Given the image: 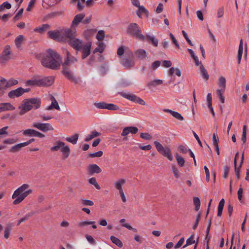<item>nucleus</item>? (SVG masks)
<instances>
[{
	"instance_id": "nucleus-1",
	"label": "nucleus",
	"mask_w": 249,
	"mask_h": 249,
	"mask_svg": "<svg viewBox=\"0 0 249 249\" xmlns=\"http://www.w3.org/2000/svg\"><path fill=\"white\" fill-rule=\"evenodd\" d=\"M47 54L41 60L42 65L47 68L57 70L62 65V74L69 81L76 84L80 81L79 78L74 76L71 67V64L77 61V58L72 56L70 52L65 49L64 53L66 54L65 61L62 63V57L55 51L51 49L47 51Z\"/></svg>"
},
{
	"instance_id": "nucleus-2",
	"label": "nucleus",
	"mask_w": 249,
	"mask_h": 249,
	"mask_svg": "<svg viewBox=\"0 0 249 249\" xmlns=\"http://www.w3.org/2000/svg\"><path fill=\"white\" fill-rule=\"evenodd\" d=\"M41 100L38 98L26 99L23 100V104L19 107L20 109L19 114L22 115L31 110L34 107L38 109L40 107Z\"/></svg>"
},
{
	"instance_id": "nucleus-3",
	"label": "nucleus",
	"mask_w": 249,
	"mask_h": 249,
	"mask_svg": "<svg viewBox=\"0 0 249 249\" xmlns=\"http://www.w3.org/2000/svg\"><path fill=\"white\" fill-rule=\"evenodd\" d=\"M29 187V185L27 184H24L20 187L15 191L12 195V198H16L13 201L14 205L20 203L24 199L33 192L32 189H29L26 191Z\"/></svg>"
},
{
	"instance_id": "nucleus-4",
	"label": "nucleus",
	"mask_w": 249,
	"mask_h": 249,
	"mask_svg": "<svg viewBox=\"0 0 249 249\" xmlns=\"http://www.w3.org/2000/svg\"><path fill=\"white\" fill-rule=\"evenodd\" d=\"M71 34V29L64 30L50 31L48 32L49 37L58 42H66L67 37Z\"/></svg>"
},
{
	"instance_id": "nucleus-5",
	"label": "nucleus",
	"mask_w": 249,
	"mask_h": 249,
	"mask_svg": "<svg viewBox=\"0 0 249 249\" xmlns=\"http://www.w3.org/2000/svg\"><path fill=\"white\" fill-rule=\"evenodd\" d=\"M71 34L69 37H67V42L74 49L77 51H81V47L83 44V41L76 38V33L71 29Z\"/></svg>"
},
{
	"instance_id": "nucleus-6",
	"label": "nucleus",
	"mask_w": 249,
	"mask_h": 249,
	"mask_svg": "<svg viewBox=\"0 0 249 249\" xmlns=\"http://www.w3.org/2000/svg\"><path fill=\"white\" fill-rule=\"evenodd\" d=\"M52 151H57L60 150L63 154V159H67L70 154V148L68 145H65L64 142L61 141H56L55 145L51 148Z\"/></svg>"
},
{
	"instance_id": "nucleus-7",
	"label": "nucleus",
	"mask_w": 249,
	"mask_h": 249,
	"mask_svg": "<svg viewBox=\"0 0 249 249\" xmlns=\"http://www.w3.org/2000/svg\"><path fill=\"white\" fill-rule=\"evenodd\" d=\"M127 33L128 35L137 37L141 40H144L145 36L141 34V30L137 23H130L127 28Z\"/></svg>"
},
{
	"instance_id": "nucleus-8",
	"label": "nucleus",
	"mask_w": 249,
	"mask_h": 249,
	"mask_svg": "<svg viewBox=\"0 0 249 249\" xmlns=\"http://www.w3.org/2000/svg\"><path fill=\"white\" fill-rule=\"evenodd\" d=\"M154 145L157 151L165 157L167 158L170 161L173 160V157L171 153V149L168 147H164L160 142L155 141Z\"/></svg>"
},
{
	"instance_id": "nucleus-9",
	"label": "nucleus",
	"mask_w": 249,
	"mask_h": 249,
	"mask_svg": "<svg viewBox=\"0 0 249 249\" xmlns=\"http://www.w3.org/2000/svg\"><path fill=\"white\" fill-rule=\"evenodd\" d=\"M11 47L9 45L4 46L3 50L0 54V64H5L11 59Z\"/></svg>"
},
{
	"instance_id": "nucleus-10",
	"label": "nucleus",
	"mask_w": 249,
	"mask_h": 249,
	"mask_svg": "<svg viewBox=\"0 0 249 249\" xmlns=\"http://www.w3.org/2000/svg\"><path fill=\"white\" fill-rule=\"evenodd\" d=\"M120 94L124 98H126L132 102L141 105H145V102L143 99H141L134 94L121 92L120 93Z\"/></svg>"
},
{
	"instance_id": "nucleus-11",
	"label": "nucleus",
	"mask_w": 249,
	"mask_h": 249,
	"mask_svg": "<svg viewBox=\"0 0 249 249\" xmlns=\"http://www.w3.org/2000/svg\"><path fill=\"white\" fill-rule=\"evenodd\" d=\"M32 126L43 132H47L49 131H53L54 129L53 126L49 123L33 122L32 124Z\"/></svg>"
},
{
	"instance_id": "nucleus-12",
	"label": "nucleus",
	"mask_w": 249,
	"mask_h": 249,
	"mask_svg": "<svg viewBox=\"0 0 249 249\" xmlns=\"http://www.w3.org/2000/svg\"><path fill=\"white\" fill-rule=\"evenodd\" d=\"M94 106L99 109H107L112 111L119 109V107L117 105L111 103H107L105 102L94 103Z\"/></svg>"
},
{
	"instance_id": "nucleus-13",
	"label": "nucleus",
	"mask_w": 249,
	"mask_h": 249,
	"mask_svg": "<svg viewBox=\"0 0 249 249\" xmlns=\"http://www.w3.org/2000/svg\"><path fill=\"white\" fill-rule=\"evenodd\" d=\"M22 134L25 136L37 137L42 138L45 137V135L37 130L33 129H27L22 130Z\"/></svg>"
},
{
	"instance_id": "nucleus-14",
	"label": "nucleus",
	"mask_w": 249,
	"mask_h": 249,
	"mask_svg": "<svg viewBox=\"0 0 249 249\" xmlns=\"http://www.w3.org/2000/svg\"><path fill=\"white\" fill-rule=\"evenodd\" d=\"M91 43L90 42L83 44L81 47L82 59H85L90 54Z\"/></svg>"
},
{
	"instance_id": "nucleus-15",
	"label": "nucleus",
	"mask_w": 249,
	"mask_h": 249,
	"mask_svg": "<svg viewBox=\"0 0 249 249\" xmlns=\"http://www.w3.org/2000/svg\"><path fill=\"white\" fill-rule=\"evenodd\" d=\"M54 79L53 76H48L41 78L40 76V87H49L52 85Z\"/></svg>"
},
{
	"instance_id": "nucleus-16",
	"label": "nucleus",
	"mask_w": 249,
	"mask_h": 249,
	"mask_svg": "<svg viewBox=\"0 0 249 249\" xmlns=\"http://www.w3.org/2000/svg\"><path fill=\"white\" fill-rule=\"evenodd\" d=\"M121 63L125 68L130 69L134 66L135 61L134 58L124 57L122 59Z\"/></svg>"
},
{
	"instance_id": "nucleus-17",
	"label": "nucleus",
	"mask_w": 249,
	"mask_h": 249,
	"mask_svg": "<svg viewBox=\"0 0 249 249\" xmlns=\"http://www.w3.org/2000/svg\"><path fill=\"white\" fill-rule=\"evenodd\" d=\"M88 172L89 175H93L94 174H99L102 172L100 167L96 164L89 165L88 167Z\"/></svg>"
},
{
	"instance_id": "nucleus-18",
	"label": "nucleus",
	"mask_w": 249,
	"mask_h": 249,
	"mask_svg": "<svg viewBox=\"0 0 249 249\" xmlns=\"http://www.w3.org/2000/svg\"><path fill=\"white\" fill-rule=\"evenodd\" d=\"M138 132V128L135 126H128L124 128L121 133V136H126L128 134L131 133L132 134H136Z\"/></svg>"
},
{
	"instance_id": "nucleus-19",
	"label": "nucleus",
	"mask_w": 249,
	"mask_h": 249,
	"mask_svg": "<svg viewBox=\"0 0 249 249\" xmlns=\"http://www.w3.org/2000/svg\"><path fill=\"white\" fill-rule=\"evenodd\" d=\"M22 88L19 87L18 89L11 90L8 93V97L11 99H13L15 97H18L22 95Z\"/></svg>"
},
{
	"instance_id": "nucleus-20",
	"label": "nucleus",
	"mask_w": 249,
	"mask_h": 249,
	"mask_svg": "<svg viewBox=\"0 0 249 249\" xmlns=\"http://www.w3.org/2000/svg\"><path fill=\"white\" fill-rule=\"evenodd\" d=\"M40 76H36L26 82L27 86L40 87Z\"/></svg>"
},
{
	"instance_id": "nucleus-21",
	"label": "nucleus",
	"mask_w": 249,
	"mask_h": 249,
	"mask_svg": "<svg viewBox=\"0 0 249 249\" xmlns=\"http://www.w3.org/2000/svg\"><path fill=\"white\" fill-rule=\"evenodd\" d=\"M50 99L52 101L51 104L46 108V110H49L54 108L60 110V107L55 98L53 96H51Z\"/></svg>"
},
{
	"instance_id": "nucleus-22",
	"label": "nucleus",
	"mask_w": 249,
	"mask_h": 249,
	"mask_svg": "<svg viewBox=\"0 0 249 249\" xmlns=\"http://www.w3.org/2000/svg\"><path fill=\"white\" fill-rule=\"evenodd\" d=\"M163 111L164 112L170 113L172 115L173 117H174L176 119H178V120H179V121L184 120L183 117L178 112L173 111V110L169 109H164L163 110Z\"/></svg>"
},
{
	"instance_id": "nucleus-23",
	"label": "nucleus",
	"mask_w": 249,
	"mask_h": 249,
	"mask_svg": "<svg viewBox=\"0 0 249 249\" xmlns=\"http://www.w3.org/2000/svg\"><path fill=\"white\" fill-rule=\"evenodd\" d=\"M85 15L84 13H81L76 15L72 21V26H76L80 22H82V20L85 17Z\"/></svg>"
},
{
	"instance_id": "nucleus-24",
	"label": "nucleus",
	"mask_w": 249,
	"mask_h": 249,
	"mask_svg": "<svg viewBox=\"0 0 249 249\" xmlns=\"http://www.w3.org/2000/svg\"><path fill=\"white\" fill-rule=\"evenodd\" d=\"M15 107L10 103H4L0 104V112L6 110H13Z\"/></svg>"
},
{
	"instance_id": "nucleus-25",
	"label": "nucleus",
	"mask_w": 249,
	"mask_h": 249,
	"mask_svg": "<svg viewBox=\"0 0 249 249\" xmlns=\"http://www.w3.org/2000/svg\"><path fill=\"white\" fill-rule=\"evenodd\" d=\"M136 56L139 59L143 60L146 57V52L143 49H138L135 52Z\"/></svg>"
},
{
	"instance_id": "nucleus-26",
	"label": "nucleus",
	"mask_w": 249,
	"mask_h": 249,
	"mask_svg": "<svg viewBox=\"0 0 249 249\" xmlns=\"http://www.w3.org/2000/svg\"><path fill=\"white\" fill-rule=\"evenodd\" d=\"M243 39H241L240 41V44L239 46L238 51V55H237V58H238V64H240L241 63V60L243 54Z\"/></svg>"
},
{
	"instance_id": "nucleus-27",
	"label": "nucleus",
	"mask_w": 249,
	"mask_h": 249,
	"mask_svg": "<svg viewBox=\"0 0 249 249\" xmlns=\"http://www.w3.org/2000/svg\"><path fill=\"white\" fill-rule=\"evenodd\" d=\"M126 180L125 179L121 178L114 183L115 188L118 190L119 192L123 191L122 185L125 184Z\"/></svg>"
},
{
	"instance_id": "nucleus-28",
	"label": "nucleus",
	"mask_w": 249,
	"mask_h": 249,
	"mask_svg": "<svg viewBox=\"0 0 249 249\" xmlns=\"http://www.w3.org/2000/svg\"><path fill=\"white\" fill-rule=\"evenodd\" d=\"M163 83V81L160 79H155L153 81L148 82L146 86L147 87H148L149 89L151 88V87H155L157 86H158L160 85H161Z\"/></svg>"
},
{
	"instance_id": "nucleus-29",
	"label": "nucleus",
	"mask_w": 249,
	"mask_h": 249,
	"mask_svg": "<svg viewBox=\"0 0 249 249\" xmlns=\"http://www.w3.org/2000/svg\"><path fill=\"white\" fill-rule=\"evenodd\" d=\"M101 135V133L100 132H97L96 131H93L91 132L90 134L88 135L86 138L85 139V142H89L93 138L100 136Z\"/></svg>"
},
{
	"instance_id": "nucleus-30",
	"label": "nucleus",
	"mask_w": 249,
	"mask_h": 249,
	"mask_svg": "<svg viewBox=\"0 0 249 249\" xmlns=\"http://www.w3.org/2000/svg\"><path fill=\"white\" fill-rule=\"evenodd\" d=\"M244 156V152H243L242 153L241 162H240L239 167L237 168L236 166H234L236 177L238 179H239L240 178V169L241 168L243 163Z\"/></svg>"
},
{
	"instance_id": "nucleus-31",
	"label": "nucleus",
	"mask_w": 249,
	"mask_h": 249,
	"mask_svg": "<svg viewBox=\"0 0 249 249\" xmlns=\"http://www.w3.org/2000/svg\"><path fill=\"white\" fill-rule=\"evenodd\" d=\"M146 39L148 42H151L154 46H158L159 40L158 39L156 38L154 36H151L149 35H147L146 36Z\"/></svg>"
},
{
	"instance_id": "nucleus-32",
	"label": "nucleus",
	"mask_w": 249,
	"mask_h": 249,
	"mask_svg": "<svg viewBox=\"0 0 249 249\" xmlns=\"http://www.w3.org/2000/svg\"><path fill=\"white\" fill-rule=\"evenodd\" d=\"M138 9L136 11V14L139 18H141V14H144L146 16H148V11L143 6L140 5L138 7Z\"/></svg>"
},
{
	"instance_id": "nucleus-33",
	"label": "nucleus",
	"mask_w": 249,
	"mask_h": 249,
	"mask_svg": "<svg viewBox=\"0 0 249 249\" xmlns=\"http://www.w3.org/2000/svg\"><path fill=\"white\" fill-rule=\"evenodd\" d=\"M79 137L78 134H75L71 137H67L66 140L67 142L71 143L73 144H76Z\"/></svg>"
},
{
	"instance_id": "nucleus-34",
	"label": "nucleus",
	"mask_w": 249,
	"mask_h": 249,
	"mask_svg": "<svg viewBox=\"0 0 249 249\" xmlns=\"http://www.w3.org/2000/svg\"><path fill=\"white\" fill-rule=\"evenodd\" d=\"M224 204L225 200L224 198H222L220 200L218 206L217 216L219 217L221 216L222 214V211L224 206Z\"/></svg>"
},
{
	"instance_id": "nucleus-35",
	"label": "nucleus",
	"mask_w": 249,
	"mask_h": 249,
	"mask_svg": "<svg viewBox=\"0 0 249 249\" xmlns=\"http://www.w3.org/2000/svg\"><path fill=\"white\" fill-rule=\"evenodd\" d=\"M50 28V26L48 24H43L41 27L36 28L34 31L39 33H43Z\"/></svg>"
},
{
	"instance_id": "nucleus-36",
	"label": "nucleus",
	"mask_w": 249,
	"mask_h": 249,
	"mask_svg": "<svg viewBox=\"0 0 249 249\" xmlns=\"http://www.w3.org/2000/svg\"><path fill=\"white\" fill-rule=\"evenodd\" d=\"M226 79L223 76H220L219 78L218 82V86L219 87L221 88V89L219 90H225L226 88Z\"/></svg>"
},
{
	"instance_id": "nucleus-37",
	"label": "nucleus",
	"mask_w": 249,
	"mask_h": 249,
	"mask_svg": "<svg viewBox=\"0 0 249 249\" xmlns=\"http://www.w3.org/2000/svg\"><path fill=\"white\" fill-rule=\"evenodd\" d=\"M200 71L203 78L205 80V81H207L209 79V75L207 70L204 68L203 64H201L200 66Z\"/></svg>"
},
{
	"instance_id": "nucleus-38",
	"label": "nucleus",
	"mask_w": 249,
	"mask_h": 249,
	"mask_svg": "<svg viewBox=\"0 0 249 249\" xmlns=\"http://www.w3.org/2000/svg\"><path fill=\"white\" fill-rule=\"evenodd\" d=\"M24 147L22 143H20L16 144L11 147L10 149V152L12 153H16L20 150L21 148Z\"/></svg>"
},
{
	"instance_id": "nucleus-39",
	"label": "nucleus",
	"mask_w": 249,
	"mask_h": 249,
	"mask_svg": "<svg viewBox=\"0 0 249 249\" xmlns=\"http://www.w3.org/2000/svg\"><path fill=\"white\" fill-rule=\"evenodd\" d=\"M24 38L23 35H19L15 39V43L17 48H19L21 46L24 40Z\"/></svg>"
},
{
	"instance_id": "nucleus-40",
	"label": "nucleus",
	"mask_w": 249,
	"mask_h": 249,
	"mask_svg": "<svg viewBox=\"0 0 249 249\" xmlns=\"http://www.w3.org/2000/svg\"><path fill=\"white\" fill-rule=\"evenodd\" d=\"M110 240L113 243L115 244L118 247H119L120 248H121L123 247V243L118 238H117L114 236H111Z\"/></svg>"
},
{
	"instance_id": "nucleus-41",
	"label": "nucleus",
	"mask_w": 249,
	"mask_h": 249,
	"mask_svg": "<svg viewBox=\"0 0 249 249\" xmlns=\"http://www.w3.org/2000/svg\"><path fill=\"white\" fill-rule=\"evenodd\" d=\"M6 88H8L14 85H17L18 83L17 80L13 78L10 79L8 81L6 80Z\"/></svg>"
},
{
	"instance_id": "nucleus-42",
	"label": "nucleus",
	"mask_w": 249,
	"mask_h": 249,
	"mask_svg": "<svg viewBox=\"0 0 249 249\" xmlns=\"http://www.w3.org/2000/svg\"><path fill=\"white\" fill-rule=\"evenodd\" d=\"M125 221V219H121L120 221H119V222L120 223H121V224H122V226L123 227H124L126 228H127V229L129 230H132V231H133L134 232H137V230L135 228H133L131 226H130L129 224H124V223Z\"/></svg>"
},
{
	"instance_id": "nucleus-43",
	"label": "nucleus",
	"mask_w": 249,
	"mask_h": 249,
	"mask_svg": "<svg viewBox=\"0 0 249 249\" xmlns=\"http://www.w3.org/2000/svg\"><path fill=\"white\" fill-rule=\"evenodd\" d=\"M12 230L11 224H7L4 228V237L7 239L10 235L11 231Z\"/></svg>"
},
{
	"instance_id": "nucleus-44",
	"label": "nucleus",
	"mask_w": 249,
	"mask_h": 249,
	"mask_svg": "<svg viewBox=\"0 0 249 249\" xmlns=\"http://www.w3.org/2000/svg\"><path fill=\"white\" fill-rule=\"evenodd\" d=\"M105 45L103 42H100L98 45L97 48L93 51V53H95L96 52H99L100 53H102L105 50Z\"/></svg>"
},
{
	"instance_id": "nucleus-45",
	"label": "nucleus",
	"mask_w": 249,
	"mask_h": 249,
	"mask_svg": "<svg viewBox=\"0 0 249 249\" xmlns=\"http://www.w3.org/2000/svg\"><path fill=\"white\" fill-rule=\"evenodd\" d=\"M175 158H176V159L177 160L178 165L180 167H183L185 164L184 159L182 157H180L177 153L175 155Z\"/></svg>"
},
{
	"instance_id": "nucleus-46",
	"label": "nucleus",
	"mask_w": 249,
	"mask_h": 249,
	"mask_svg": "<svg viewBox=\"0 0 249 249\" xmlns=\"http://www.w3.org/2000/svg\"><path fill=\"white\" fill-rule=\"evenodd\" d=\"M94 221H83L78 223V225L80 227H83L88 225H92V228L95 229L97 228V226L94 224Z\"/></svg>"
},
{
	"instance_id": "nucleus-47",
	"label": "nucleus",
	"mask_w": 249,
	"mask_h": 249,
	"mask_svg": "<svg viewBox=\"0 0 249 249\" xmlns=\"http://www.w3.org/2000/svg\"><path fill=\"white\" fill-rule=\"evenodd\" d=\"M247 139V126L244 125L243 128V132L241 137L242 144L245 143Z\"/></svg>"
},
{
	"instance_id": "nucleus-48",
	"label": "nucleus",
	"mask_w": 249,
	"mask_h": 249,
	"mask_svg": "<svg viewBox=\"0 0 249 249\" xmlns=\"http://www.w3.org/2000/svg\"><path fill=\"white\" fill-rule=\"evenodd\" d=\"M88 181L89 183H90V184L93 185L97 189H100L101 187L97 182L96 179L95 178L92 177L89 178Z\"/></svg>"
},
{
	"instance_id": "nucleus-49",
	"label": "nucleus",
	"mask_w": 249,
	"mask_h": 249,
	"mask_svg": "<svg viewBox=\"0 0 249 249\" xmlns=\"http://www.w3.org/2000/svg\"><path fill=\"white\" fill-rule=\"evenodd\" d=\"M193 201L195 206V210L196 211H198L200 206V200L197 197H194L193 198Z\"/></svg>"
},
{
	"instance_id": "nucleus-50",
	"label": "nucleus",
	"mask_w": 249,
	"mask_h": 249,
	"mask_svg": "<svg viewBox=\"0 0 249 249\" xmlns=\"http://www.w3.org/2000/svg\"><path fill=\"white\" fill-rule=\"evenodd\" d=\"M96 37L100 41L103 40L105 37V32L103 30L99 31Z\"/></svg>"
},
{
	"instance_id": "nucleus-51",
	"label": "nucleus",
	"mask_w": 249,
	"mask_h": 249,
	"mask_svg": "<svg viewBox=\"0 0 249 249\" xmlns=\"http://www.w3.org/2000/svg\"><path fill=\"white\" fill-rule=\"evenodd\" d=\"M23 8L20 9L13 18V21L15 22L19 19L23 12Z\"/></svg>"
},
{
	"instance_id": "nucleus-52",
	"label": "nucleus",
	"mask_w": 249,
	"mask_h": 249,
	"mask_svg": "<svg viewBox=\"0 0 249 249\" xmlns=\"http://www.w3.org/2000/svg\"><path fill=\"white\" fill-rule=\"evenodd\" d=\"M172 170L174 176L176 178H178L179 177V171L175 165L172 164Z\"/></svg>"
},
{
	"instance_id": "nucleus-53",
	"label": "nucleus",
	"mask_w": 249,
	"mask_h": 249,
	"mask_svg": "<svg viewBox=\"0 0 249 249\" xmlns=\"http://www.w3.org/2000/svg\"><path fill=\"white\" fill-rule=\"evenodd\" d=\"M225 90H217L216 93L218 96L220 101L222 103H224L225 101L224 97L223 96V93Z\"/></svg>"
},
{
	"instance_id": "nucleus-54",
	"label": "nucleus",
	"mask_w": 249,
	"mask_h": 249,
	"mask_svg": "<svg viewBox=\"0 0 249 249\" xmlns=\"http://www.w3.org/2000/svg\"><path fill=\"white\" fill-rule=\"evenodd\" d=\"M36 214L35 212H31L27 214H26L23 217L20 218L21 221L22 222H25L28 220L32 216Z\"/></svg>"
},
{
	"instance_id": "nucleus-55",
	"label": "nucleus",
	"mask_w": 249,
	"mask_h": 249,
	"mask_svg": "<svg viewBox=\"0 0 249 249\" xmlns=\"http://www.w3.org/2000/svg\"><path fill=\"white\" fill-rule=\"evenodd\" d=\"M200 217H201V213L199 212L197 213V214L196 216L195 223L193 226V229L194 230H195L196 229V228L198 225V224L200 221Z\"/></svg>"
},
{
	"instance_id": "nucleus-56",
	"label": "nucleus",
	"mask_w": 249,
	"mask_h": 249,
	"mask_svg": "<svg viewBox=\"0 0 249 249\" xmlns=\"http://www.w3.org/2000/svg\"><path fill=\"white\" fill-rule=\"evenodd\" d=\"M230 167L227 165L224 166L223 170V177L224 178H228V174H229V173L230 171Z\"/></svg>"
},
{
	"instance_id": "nucleus-57",
	"label": "nucleus",
	"mask_w": 249,
	"mask_h": 249,
	"mask_svg": "<svg viewBox=\"0 0 249 249\" xmlns=\"http://www.w3.org/2000/svg\"><path fill=\"white\" fill-rule=\"evenodd\" d=\"M6 79L3 77L0 78V91L6 89Z\"/></svg>"
},
{
	"instance_id": "nucleus-58",
	"label": "nucleus",
	"mask_w": 249,
	"mask_h": 249,
	"mask_svg": "<svg viewBox=\"0 0 249 249\" xmlns=\"http://www.w3.org/2000/svg\"><path fill=\"white\" fill-rule=\"evenodd\" d=\"M103 154V152L102 151H99L97 152L90 153L89 157L91 158L100 157Z\"/></svg>"
},
{
	"instance_id": "nucleus-59",
	"label": "nucleus",
	"mask_w": 249,
	"mask_h": 249,
	"mask_svg": "<svg viewBox=\"0 0 249 249\" xmlns=\"http://www.w3.org/2000/svg\"><path fill=\"white\" fill-rule=\"evenodd\" d=\"M82 204L84 206H93L94 202L90 200L82 199Z\"/></svg>"
},
{
	"instance_id": "nucleus-60",
	"label": "nucleus",
	"mask_w": 249,
	"mask_h": 249,
	"mask_svg": "<svg viewBox=\"0 0 249 249\" xmlns=\"http://www.w3.org/2000/svg\"><path fill=\"white\" fill-rule=\"evenodd\" d=\"M140 137L142 139L147 140H151L152 138L151 135L147 133H141L140 134Z\"/></svg>"
},
{
	"instance_id": "nucleus-61",
	"label": "nucleus",
	"mask_w": 249,
	"mask_h": 249,
	"mask_svg": "<svg viewBox=\"0 0 249 249\" xmlns=\"http://www.w3.org/2000/svg\"><path fill=\"white\" fill-rule=\"evenodd\" d=\"M213 146L218 145L219 138L217 135L215 133L213 134Z\"/></svg>"
},
{
	"instance_id": "nucleus-62",
	"label": "nucleus",
	"mask_w": 249,
	"mask_h": 249,
	"mask_svg": "<svg viewBox=\"0 0 249 249\" xmlns=\"http://www.w3.org/2000/svg\"><path fill=\"white\" fill-rule=\"evenodd\" d=\"M169 36H170V38L172 41V42L175 45V46H176V47L178 49H179L180 48L179 45L178 43L177 40H176V39L175 37V36H174V35L172 33H170L169 34Z\"/></svg>"
},
{
	"instance_id": "nucleus-63",
	"label": "nucleus",
	"mask_w": 249,
	"mask_h": 249,
	"mask_svg": "<svg viewBox=\"0 0 249 249\" xmlns=\"http://www.w3.org/2000/svg\"><path fill=\"white\" fill-rule=\"evenodd\" d=\"M8 128V126H4L0 129V138L1 137V135H3L5 136H7L8 134V132L7 131V129Z\"/></svg>"
},
{
	"instance_id": "nucleus-64",
	"label": "nucleus",
	"mask_w": 249,
	"mask_h": 249,
	"mask_svg": "<svg viewBox=\"0 0 249 249\" xmlns=\"http://www.w3.org/2000/svg\"><path fill=\"white\" fill-rule=\"evenodd\" d=\"M179 151L182 154H186L188 152L189 149H187L184 146L180 145L178 146Z\"/></svg>"
}]
</instances>
